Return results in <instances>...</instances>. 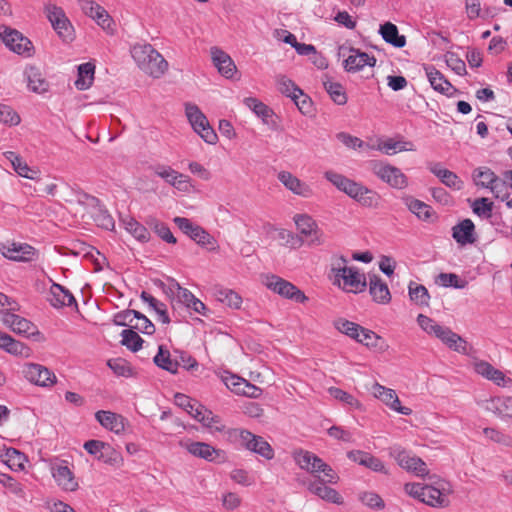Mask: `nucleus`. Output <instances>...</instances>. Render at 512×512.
Listing matches in <instances>:
<instances>
[{
  "label": "nucleus",
  "mask_w": 512,
  "mask_h": 512,
  "mask_svg": "<svg viewBox=\"0 0 512 512\" xmlns=\"http://www.w3.org/2000/svg\"><path fill=\"white\" fill-rule=\"evenodd\" d=\"M324 88L329 94L332 101L337 105H344L347 103V94L342 84L333 82L330 79L323 81Z\"/></svg>",
  "instance_id": "obj_44"
},
{
  "label": "nucleus",
  "mask_w": 512,
  "mask_h": 512,
  "mask_svg": "<svg viewBox=\"0 0 512 512\" xmlns=\"http://www.w3.org/2000/svg\"><path fill=\"white\" fill-rule=\"evenodd\" d=\"M153 361L159 368L172 374H176L180 366V362L178 358H175V354L172 357L170 351L163 345L158 347V352L154 356Z\"/></svg>",
  "instance_id": "obj_33"
},
{
  "label": "nucleus",
  "mask_w": 512,
  "mask_h": 512,
  "mask_svg": "<svg viewBox=\"0 0 512 512\" xmlns=\"http://www.w3.org/2000/svg\"><path fill=\"white\" fill-rule=\"evenodd\" d=\"M95 66L91 63H83L78 67V78L75 86L79 90L88 89L93 82Z\"/></svg>",
  "instance_id": "obj_45"
},
{
  "label": "nucleus",
  "mask_w": 512,
  "mask_h": 512,
  "mask_svg": "<svg viewBox=\"0 0 512 512\" xmlns=\"http://www.w3.org/2000/svg\"><path fill=\"white\" fill-rule=\"evenodd\" d=\"M169 291L175 295L181 303L185 304L186 307H188L195 298L191 291L181 287L180 284L174 279L171 280Z\"/></svg>",
  "instance_id": "obj_58"
},
{
  "label": "nucleus",
  "mask_w": 512,
  "mask_h": 512,
  "mask_svg": "<svg viewBox=\"0 0 512 512\" xmlns=\"http://www.w3.org/2000/svg\"><path fill=\"white\" fill-rule=\"evenodd\" d=\"M277 86L278 90L282 94L290 97L291 99L297 98V93L301 94V89L298 88L292 80L288 79L285 76L278 77Z\"/></svg>",
  "instance_id": "obj_59"
},
{
  "label": "nucleus",
  "mask_w": 512,
  "mask_h": 512,
  "mask_svg": "<svg viewBox=\"0 0 512 512\" xmlns=\"http://www.w3.org/2000/svg\"><path fill=\"white\" fill-rule=\"evenodd\" d=\"M498 176L488 167H479L473 172V179L478 187L489 189Z\"/></svg>",
  "instance_id": "obj_49"
},
{
  "label": "nucleus",
  "mask_w": 512,
  "mask_h": 512,
  "mask_svg": "<svg viewBox=\"0 0 512 512\" xmlns=\"http://www.w3.org/2000/svg\"><path fill=\"white\" fill-rule=\"evenodd\" d=\"M329 393L333 398L345 403L346 405H348L351 408H354V409L362 408V404L359 402L358 399H356L353 395L347 393L346 391H344L340 388L331 387L329 389Z\"/></svg>",
  "instance_id": "obj_56"
},
{
  "label": "nucleus",
  "mask_w": 512,
  "mask_h": 512,
  "mask_svg": "<svg viewBox=\"0 0 512 512\" xmlns=\"http://www.w3.org/2000/svg\"><path fill=\"white\" fill-rule=\"evenodd\" d=\"M474 369L477 374L484 378L493 381L497 385H501L505 380V375L502 371L494 368L490 363L486 361H477L474 363Z\"/></svg>",
  "instance_id": "obj_38"
},
{
  "label": "nucleus",
  "mask_w": 512,
  "mask_h": 512,
  "mask_svg": "<svg viewBox=\"0 0 512 512\" xmlns=\"http://www.w3.org/2000/svg\"><path fill=\"white\" fill-rule=\"evenodd\" d=\"M123 225L125 230L139 242L146 243L150 240V233L148 229L136 219L132 217L124 219Z\"/></svg>",
  "instance_id": "obj_41"
},
{
  "label": "nucleus",
  "mask_w": 512,
  "mask_h": 512,
  "mask_svg": "<svg viewBox=\"0 0 512 512\" xmlns=\"http://www.w3.org/2000/svg\"><path fill=\"white\" fill-rule=\"evenodd\" d=\"M153 173L164 179L166 183L173 186L181 192H189L191 189L190 178L187 175L181 174L166 165H156L152 167Z\"/></svg>",
  "instance_id": "obj_14"
},
{
  "label": "nucleus",
  "mask_w": 512,
  "mask_h": 512,
  "mask_svg": "<svg viewBox=\"0 0 512 512\" xmlns=\"http://www.w3.org/2000/svg\"><path fill=\"white\" fill-rule=\"evenodd\" d=\"M51 474L57 485L66 492H74L79 488L74 473L68 467L67 462L61 461L52 465Z\"/></svg>",
  "instance_id": "obj_16"
},
{
  "label": "nucleus",
  "mask_w": 512,
  "mask_h": 512,
  "mask_svg": "<svg viewBox=\"0 0 512 512\" xmlns=\"http://www.w3.org/2000/svg\"><path fill=\"white\" fill-rule=\"evenodd\" d=\"M379 33L387 43L394 47L402 48L406 44L405 36L399 35L397 26L391 22L381 25Z\"/></svg>",
  "instance_id": "obj_39"
},
{
  "label": "nucleus",
  "mask_w": 512,
  "mask_h": 512,
  "mask_svg": "<svg viewBox=\"0 0 512 512\" xmlns=\"http://www.w3.org/2000/svg\"><path fill=\"white\" fill-rule=\"evenodd\" d=\"M379 340H381L380 336H378L372 330H369L364 327H361L359 336L357 337V339H355V341L367 347H376Z\"/></svg>",
  "instance_id": "obj_63"
},
{
  "label": "nucleus",
  "mask_w": 512,
  "mask_h": 512,
  "mask_svg": "<svg viewBox=\"0 0 512 512\" xmlns=\"http://www.w3.org/2000/svg\"><path fill=\"white\" fill-rule=\"evenodd\" d=\"M0 348L15 356L29 358L31 349L24 343L15 340L10 335L0 331Z\"/></svg>",
  "instance_id": "obj_30"
},
{
  "label": "nucleus",
  "mask_w": 512,
  "mask_h": 512,
  "mask_svg": "<svg viewBox=\"0 0 512 512\" xmlns=\"http://www.w3.org/2000/svg\"><path fill=\"white\" fill-rule=\"evenodd\" d=\"M216 296L220 302L234 309L240 308L242 304L241 296L230 289H220L217 291Z\"/></svg>",
  "instance_id": "obj_54"
},
{
  "label": "nucleus",
  "mask_w": 512,
  "mask_h": 512,
  "mask_svg": "<svg viewBox=\"0 0 512 512\" xmlns=\"http://www.w3.org/2000/svg\"><path fill=\"white\" fill-rule=\"evenodd\" d=\"M277 178L293 194L304 198H309L313 195V190L308 184L288 171L279 172Z\"/></svg>",
  "instance_id": "obj_23"
},
{
  "label": "nucleus",
  "mask_w": 512,
  "mask_h": 512,
  "mask_svg": "<svg viewBox=\"0 0 512 512\" xmlns=\"http://www.w3.org/2000/svg\"><path fill=\"white\" fill-rule=\"evenodd\" d=\"M134 318L137 322L133 324L132 328L147 335H152L155 332L154 324L144 314L137 311L134 313Z\"/></svg>",
  "instance_id": "obj_61"
},
{
  "label": "nucleus",
  "mask_w": 512,
  "mask_h": 512,
  "mask_svg": "<svg viewBox=\"0 0 512 512\" xmlns=\"http://www.w3.org/2000/svg\"><path fill=\"white\" fill-rule=\"evenodd\" d=\"M146 224L165 242L175 244L176 238L172 234L170 228L156 217L149 216L146 219Z\"/></svg>",
  "instance_id": "obj_43"
},
{
  "label": "nucleus",
  "mask_w": 512,
  "mask_h": 512,
  "mask_svg": "<svg viewBox=\"0 0 512 512\" xmlns=\"http://www.w3.org/2000/svg\"><path fill=\"white\" fill-rule=\"evenodd\" d=\"M330 484L329 482L322 481V478L318 480L310 481L307 484V489L310 493L318 496L324 501L334 503V504H342L343 498L341 495L333 488L327 486Z\"/></svg>",
  "instance_id": "obj_24"
},
{
  "label": "nucleus",
  "mask_w": 512,
  "mask_h": 512,
  "mask_svg": "<svg viewBox=\"0 0 512 512\" xmlns=\"http://www.w3.org/2000/svg\"><path fill=\"white\" fill-rule=\"evenodd\" d=\"M264 285L274 293L283 298L293 300L297 303H305L308 297L293 283L274 274H267L263 277Z\"/></svg>",
  "instance_id": "obj_8"
},
{
  "label": "nucleus",
  "mask_w": 512,
  "mask_h": 512,
  "mask_svg": "<svg viewBox=\"0 0 512 512\" xmlns=\"http://www.w3.org/2000/svg\"><path fill=\"white\" fill-rule=\"evenodd\" d=\"M369 169L377 178L394 189H405L409 184L407 176L396 166L371 160Z\"/></svg>",
  "instance_id": "obj_6"
},
{
  "label": "nucleus",
  "mask_w": 512,
  "mask_h": 512,
  "mask_svg": "<svg viewBox=\"0 0 512 512\" xmlns=\"http://www.w3.org/2000/svg\"><path fill=\"white\" fill-rule=\"evenodd\" d=\"M20 116L10 106L0 104V122L8 125H18Z\"/></svg>",
  "instance_id": "obj_62"
},
{
  "label": "nucleus",
  "mask_w": 512,
  "mask_h": 512,
  "mask_svg": "<svg viewBox=\"0 0 512 512\" xmlns=\"http://www.w3.org/2000/svg\"><path fill=\"white\" fill-rule=\"evenodd\" d=\"M246 107L251 109L264 123L273 116V110L266 104L254 97H247L243 100Z\"/></svg>",
  "instance_id": "obj_46"
},
{
  "label": "nucleus",
  "mask_w": 512,
  "mask_h": 512,
  "mask_svg": "<svg viewBox=\"0 0 512 512\" xmlns=\"http://www.w3.org/2000/svg\"><path fill=\"white\" fill-rule=\"evenodd\" d=\"M367 148L380 151L386 155H394L403 151H415L416 147L413 142L406 141L401 137L396 140L394 138H387L385 140H377V144L367 145Z\"/></svg>",
  "instance_id": "obj_21"
},
{
  "label": "nucleus",
  "mask_w": 512,
  "mask_h": 512,
  "mask_svg": "<svg viewBox=\"0 0 512 512\" xmlns=\"http://www.w3.org/2000/svg\"><path fill=\"white\" fill-rule=\"evenodd\" d=\"M140 298L143 302L147 303L157 314L159 320L162 323H169L170 318L167 313V308L164 303L147 293L146 291H142Z\"/></svg>",
  "instance_id": "obj_47"
},
{
  "label": "nucleus",
  "mask_w": 512,
  "mask_h": 512,
  "mask_svg": "<svg viewBox=\"0 0 512 512\" xmlns=\"http://www.w3.org/2000/svg\"><path fill=\"white\" fill-rule=\"evenodd\" d=\"M21 372L27 381L43 388H51L57 382L56 375L38 363H24Z\"/></svg>",
  "instance_id": "obj_11"
},
{
  "label": "nucleus",
  "mask_w": 512,
  "mask_h": 512,
  "mask_svg": "<svg viewBox=\"0 0 512 512\" xmlns=\"http://www.w3.org/2000/svg\"><path fill=\"white\" fill-rule=\"evenodd\" d=\"M472 209L478 216L490 218L492 215L493 202L485 197L478 198L473 202Z\"/></svg>",
  "instance_id": "obj_60"
},
{
  "label": "nucleus",
  "mask_w": 512,
  "mask_h": 512,
  "mask_svg": "<svg viewBox=\"0 0 512 512\" xmlns=\"http://www.w3.org/2000/svg\"><path fill=\"white\" fill-rule=\"evenodd\" d=\"M211 57L214 66L218 72L227 79H231L237 72L236 65L232 58L223 50L213 47L211 48Z\"/></svg>",
  "instance_id": "obj_25"
},
{
  "label": "nucleus",
  "mask_w": 512,
  "mask_h": 512,
  "mask_svg": "<svg viewBox=\"0 0 512 512\" xmlns=\"http://www.w3.org/2000/svg\"><path fill=\"white\" fill-rule=\"evenodd\" d=\"M185 114L194 132H196L206 143L215 144L217 142V134L210 126L205 114L196 104L186 103Z\"/></svg>",
  "instance_id": "obj_7"
},
{
  "label": "nucleus",
  "mask_w": 512,
  "mask_h": 512,
  "mask_svg": "<svg viewBox=\"0 0 512 512\" xmlns=\"http://www.w3.org/2000/svg\"><path fill=\"white\" fill-rule=\"evenodd\" d=\"M255 434L242 428H230L225 431L226 440L236 446L248 449L251 441L254 440Z\"/></svg>",
  "instance_id": "obj_37"
},
{
  "label": "nucleus",
  "mask_w": 512,
  "mask_h": 512,
  "mask_svg": "<svg viewBox=\"0 0 512 512\" xmlns=\"http://www.w3.org/2000/svg\"><path fill=\"white\" fill-rule=\"evenodd\" d=\"M368 280L369 293L372 299L379 304H388L391 301V293L387 284L375 274L370 275Z\"/></svg>",
  "instance_id": "obj_27"
},
{
  "label": "nucleus",
  "mask_w": 512,
  "mask_h": 512,
  "mask_svg": "<svg viewBox=\"0 0 512 512\" xmlns=\"http://www.w3.org/2000/svg\"><path fill=\"white\" fill-rule=\"evenodd\" d=\"M429 170L432 174L440 179V181L449 188L454 190H460L463 187V182L457 176L456 173L442 168L439 163H431L429 165Z\"/></svg>",
  "instance_id": "obj_31"
},
{
  "label": "nucleus",
  "mask_w": 512,
  "mask_h": 512,
  "mask_svg": "<svg viewBox=\"0 0 512 512\" xmlns=\"http://www.w3.org/2000/svg\"><path fill=\"white\" fill-rule=\"evenodd\" d=\"M294 460L302 470L307 471L318 479L322 478L324 482L337 484L340 479L339 475L330 465L310 451H296L294 453Z\"/></svg>",
  "instance_id": "obj_4"
},
{
  "label": "nucleus",
  "mask_w": 512,
  "mask_h": 512,
  "mask_svg": "<svg viewBox=\"0 0 512 512\" xmlns=\"http://www.w3.org/2000/svg\"><path fill=\"white\" fill-rule=\"evenodd\" d=\"M483 434L486 436L487 439L498 443L500 445H503L505 447L512 448V436L497 430L495 428H484Z\"/></svg>",
  "instance_id": "obj_57"
},
{
  "label": "nucleus",
  "mask_w": 512,
  "mask_h": 512,
  "mask_svg": "<svg viewBox=\"0 0 512 512\" xmlns=\"http://www.w3.org/2000/svg\"><path fill=\"white\" fill-rule=\"evenodd\" d=\"M324 177L331 182L338 190L348 195L366 208H377L380 204V195L346 176L334 171H326Z\"/></svg>",
  "instance_id": "obj_2"
},
{
  "label": "nucleus",
  "mask_w": 512,
  "mask_h": 512,
  "mask_svg": "<svg viewBox=\"0 0 512 512\" xmlns=\"http://www.w3.org/2000/svg\"><path fill=\"white\" fill-rule=\"evenodd\" d=\"M446 486V483H439L438 487L425 485L422 502L436 508L449 506L450 489Z\"/></svg>",
  "instance_id": "obj_17"
},
{
  "label": "nucleus",
  "mask_w": 512,
  "mask_h": 512,
  "mask_svg": "<svg viewBox=\"0 0 512 512\" xmlns=\"http://www.w3.org/2000/svg\"><path fill=\"white\" fill-rule=\"evenodd\" d=\"M204 416L201 417L200 423L208 428L211 432H223L225 425L221 418L214 414L211 410L204 411Z\"/></svg>",
  "instance_id": "obj_55"
},
{
  "label": "nucleus",
  "mask_w": 512,
  "mask_h": 512,
  "mask_svg": "<svg viewBox=\"0 0 512 512\" xmlns=\"http://www.w3.org/2000/svg\"><path fill=\"white\" fill-rule=\"evenodd\" d=\"M6 464L15 471L23 470L25 467L26 457L23 453L14 448H9L5 453Z\"/></svg>",
  "instance_id": "obj_53"
},
{
  "label": "nucleus",
  "mask_w": 512,
  "mask_h": 512,
  "mask_svg": "<svg viewBox=\"0 0 512 512\" xmlns=\"http://www.w3.org/2000/svg\"><path fill=\"white\" fill-rule=\"evenodd\" d=\"M95 418L102 427L115 434H121L125 430V418L122 415L100 410L95 413Z\"/></svg>",
  "instance_id": "obj_26"
},
{
  "label": "nucleus",
  "mask_w": 512,
  "mask_h": 512,
  "mask_svg": "<svg viewBox=\"0 0 512 512\" xmlns=\"http://www.w3.org/2000/svg\"><path fill=\"white\" fill-rule=\"evenodd\" d=\"M349 56L344 60L345 71L355 73L362 70L365 66L373 67L376 64V58L359 49L350 47Z\"/></svg>",
  "instance_id": "obj_20"
},
{
  "label": "nucleus",
  "mask_w": 512,
  "mask_h": 512,
  "mask_svg": "<svg viewBox=\"0 0 512 512\" xmlns=\"http://www.w3.org/2000/svg\"><path fill=\"white\" fill-rule=\"evenodd\" d=\"M486 409L501 418H512V397H494L487 401Z\"/></svg>",
  "instance_id": "obj_35"
},
{
  "label": "nucleus",
  "mask_w": 512,
  "mask_h": 512,
  "mask_svg": "<svg viewBox=\"0 0 512 512\" xmlns=\"http://www.w3.org/2000/svg\"><path fill=\"white\" fill-rule=\"evenodd\" d=\"M0 38L11 51L25 57H31L34 53L32 42L21 32L8 26H0Z\"/></svg>",
  "instance_id": "obj_9"
},
{
  "label": "nucleus",
  "mask_w": 512,
  "mask_h": 512,
  "mask_svg": "<svg viewBox=\"0 0 512 512\" xmlns=\"http://www.w3.org/2000/svg\"><path fill=\"white\" fill-rule=\"evenodd\" d=\"M0 253L17 262H31L37 257V250L33 246L20 242L0 243Z\"/></svg>",
  "instance_id": "obj_13"
},
{
  "label": "nucleus",
  "mask_w": 512,
  "mask_h": 512,
  "mask_svg": "<svg viewBox=\"0 0 512 512\" xmlns=\"http://www.w3.org/2000/svg\"><path fill=\"white\" fill-rule=\"evenodd\" d=\"M334 327L340 333L345 334L346 336L355 340L359 336V332L362 326L347 319L339 318L334 321Z\"/></svg>",
  "instance_id": "obj_51"
},
{
  "label": "nucleus",
  "mask_w": 512,
  "mask_h": 512,
  "mask_svg": "<svg viewBox=\"0 0 512 512\" xmlns=\"http://www.w3.org/2000/svg\"><path fill=\"white\" fill-rule=\"evenodd\" d=\"M173 222L184 234L189 236L201 247L213 252L219 251V244L217 240L204 228L194 224L190 219L177 216L173 219Z\"/></svg>",
  "instance_id": "obj_5"
},
{
  "label": "nucleus",
  "mask_w": 512,
  "mask_h": 512,
  "mask_svg": "<svg viewBox=\"0 0 512 512\" xmlns=\"http://www.w3.org/2000/svg\"><path fill=\"white\" fill-rule=\"evenodd\" d=\"M443 344L457 352H466V341L450 328L445 327L441 336L438 338Z\"/></svg>",
  "instance_id": "obj_42"
},
{
  "label": "nucleus",
  "mask_w": 512,
  "mask_h": 512,
  "mask_svg": "<svg viewBox=\"0 0 512 512\" xmlns=\"http://www.w3.org/2000/svg\"><path fill=\"white\" fill-rule=\"evenodd\" d=\"M247 450L258 454L267 460L274 458V450L271 445L263 437L258 435L254 436V440L251 441Z\"/></svg>",
  "instance_id": "obj_48"
},
{
  "label": "nucleus",
  "mask_w": 512,
  "mask_h": 512,
  "mask_svg": "<svg viewBox=\"0 0 512 512\" xmlns=\"http://www.w3.org/2000/svg\"><path fill=\"white\" fill-rule=\"evenodd\" d=\"M372 393L390 409L406 416L412 413L410 408L401 406L400 400L393 389L387 388L379 383H375L372 387Z\"/></svg>",
  "instance_id": "obj_19"
},
{
  "label": "nucleus",
  "mask_w": 512,
  "mask_h": 512,
  "mask_svg": "<svg viewBox=\"0 0 512 512\" xmlns=\"http://www.w3.org/2000/svg\"><path fill=\"white\" fill-rule=\"evenodd\" d=\"M4 156L11 163L14 171L19 176L32 180L37 177L38 171L31 168L27 162L17 153L13 151H6Z\"/></svg>",
  "instance_id": "obj_32"
},
{
  "label": "nucleus",
  "mask_w": 512,
  "mask_h": 512,
  "mask_svg": "<svg viewBox=\"0 0 512 512\" xmlns=\"http://www.w3.org/2000/svg\"><path fill=\"white\" fill-rule=\"evenodd\" d=\"M122 345L126 346L132 352H137L142 348L144 340L132 329H125L121 332Z\"/></svg>",
  "instance_id": "obj_52"
},
{
  "label": "nucleus",
  "mask_w": 512,
  "mask_h": 512,
  "mask_svg": "<svg viewBox=\"0 0 512 512\" xmlns=\"http://www.w3.org/2000/svg\"><path fill=\"white\" fill-rule=\"evenodd\" d=\"M400 199L407 209L418 219L427 221L431 218L433 212L432 208L425 202L408 194L402 195Z\"/></svg>",
  "instance_id": "obj_29"
},
{
  "label": "nucleus",
  "mask_w": 512,
  "mask_h": 512,
  "mask_svg": "<svg viewBox=\"0 0 512 512\" xmlns=\"http://www.w3.org/2000/svg\"><path fill=\"white\" fill-rule=\"evenodd\" d=\"M45 13L59 37L65 42H71L74 38V29L63 9L49 3L45 5Z\"/></svg>",
  "instance_id": "obj_10"
},
{
  "label": "nucleus",
  "mask_w": 512,
  "mask_h": 512,
  "mask_svg": "<svg viewBox=\"0 0 512 512\" xmlns=\"http://www.w3.org/2000/svg\"><path fill=\"white\" fill-rule=\"evenodd\" d=\"M408 289L411 301L420 306H428L430 295L425 286L410 282Z\"/></svg>",
  "instance_id": "obj_50"
},
{
  "label": "nucleus",
  "mask_w": 512,
  "mask_h": 512,
  "mask_svg": "<svg viewBox=\"0 0 512 512\" xmlns=\"http://www.w3.org/2000/svg\"><path fill=\"white\" fill-rule=\"evenodd\" d=\"M130 53L139 69L153 78H160L168 70V62L149 43H136Z\"/></svg>",
  "instance_id": "obj_3"
},
{
  "label": "nucleus",
  "mask_w": 512,
  "mask_h": 512,
  "mask_svg": "<svg viewBox=\"0 0 512 512\" xmlns=\"http://www.w3.org/2000/svg\"><path fill=\"white\" fill-rule=\"evenodd\" d=\"M474 229V223L470 219H465L453 227L452 237L461 245L471 244L475 241Z\"/></svg>",
  "instance_id": "obj_34"
},
{
  "label": "nucleus",
  "mask_w": 512,
  "mask_h": 512,
  "mask_svg": "<svg viewBox=\"0 0 512 512\" xmlns=\"http://www.w3.org/2000/svg\"><path fill=\"white\" fill-rule=\"evenodd\" d=\"M2 321L13 332L19 335L31 337L38 333L36 326L32 322L19 315L6 313L4 314Z\"/></svg>",
  "instance_id": "obj_22"
},
{
  "label": "nucleus",
  "mask_w": 512,
  "mask_h": 512,
  "mask_svg": "<svg viewBox=\"0 0 512 512\" xmlns=\"http://www.w3.org/2000/svg\"><path fill=\"white\" fill-rule=\"evenodd\" d=\"M489 190L494 195L495 198L500 199L501 201L508 199V185L504 180L500 179L499 177L495 179L493 185L490 186Z\"/></svg>",
  "instance_id": "obj_64"
},
{
  "label": "nucleus",
  "mask_w": 512,
  "mask_h": 512,
  "mask_svg": "<svg viewBox=\"0 0 512 512\" xmlns=\"http://www.w3.org/2000/svg\"><path fill=\"white\" fill-rule=\"evenodd\" d=\"M390 456L396 460L401 468L414 473L418 477H425L429 474V469L421 458L411 455L400 446L391 447Z\"/></svg>",
  "instance_id": "obj_12"
},
{
  "label": "nucleus",
  "mask_w": 512,
  "mask_h": 512,
  "mask_svg": "<svg viewBox=\"0 0 512 512\" xmlns=\"http://www.w3.org/2000/svg\"><path fill=\"white\" fill-rule=\"evenodd\" d=\"M49 302L55 308L76 305V300L72 293L64 286L52 283L50 287Z\"/></svg>",
  "instance_id": "obj_28"
},
{
  "label": "nucleus",
  "mask_w": 512,
  "mask_h": 512,
  "mask_svg": "<svg viewBox=\"0 0 512 512\" xmlns=\"http://www.w3.org/2000/svg\"><path fill=\"white\" fill-rule=\"evenodd\" d=\"M182 446L194 457L208 462H223L225 460V452L223 450L217 449L206 442H186Z\"/></svg>",
  "instance_id": "obj_15"
},
{
  "label": "nucleus",
  "mask_w": 512,
  "mask_h": 512,
  "mask_svg": "<svg viewBox=\"0 0 512 512\" xmlns=\"http://www.w3.org/2000/svg\"><path fill=\"white\" fill-rule=\"evenodd\" d=\"M347 260L343 256L333 259L328 273V278L334 286L348 293H361L367 286L365 275L356 267H348Z\"/></svg>",
  "instance_id": "obj_1"
},
{
  "label": "nucleus",
  "mask_w": 512,
  "mask_h": 512,
  "mask_svg": "<svg viewBox=\"0 0 512 512\" xmlns=\"http://www.w3.org/2000/svg\"><path fill=\"white\" fill-rule=\"evenodd\" d=\"M426 76L434 90L441 93H447L452 85L444 75L433 66L425 67Z\"/></svg>",
  "instance_id": "obj_40"
},
{
  "label": "nucleus",
  "mask_w": 512,
  "mask_h": 512,
  "mask_svg": "<svg viewBox=\"0 0 512 512\" xmlns=\"http://www.w3.org/2000/svg\"><path fill=\"white\" fill-rule=\"evenodd\" d=\"M299 232L310 237V245H321L323 243L322 233L319 231L315 220L307 214H296L293 217Z\"/></svg>",
  "instance_id": "obj_18"
},
{
  "label": "nucleus",
  "mask_w": 512,
  "mask_h": 512,
  "mask_svg": "<svg viewBox=\"0 0 512 512\" xmlns=\"http://www.w3.org/2000/svg\"><path fill=\"white\" fill-rule=\"evenodd\" d=\"M28 88L35 93H44L49 88V83L42 76L40 70L30 66L25 70Z\"/></svg>",
  "instance_id": "obj_36"
}]
</instances>
